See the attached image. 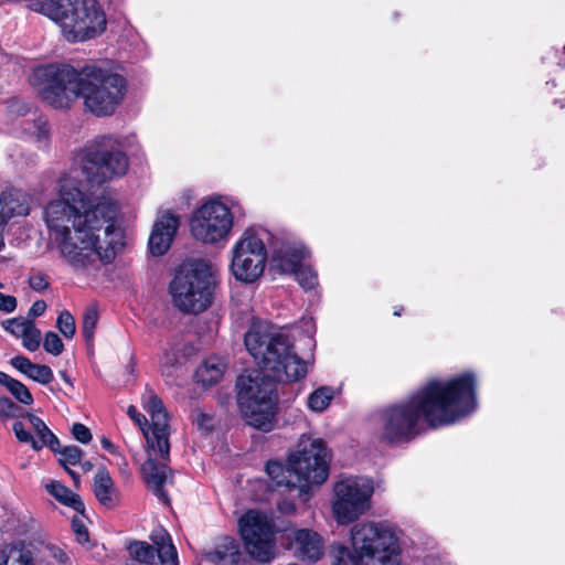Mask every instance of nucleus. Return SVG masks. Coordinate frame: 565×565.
I'll use <instances>...</instances> for the list:
<instances>
[{
  "label": "nucleus",
  "instance_id": "e433bc0d",
  "mask_svg": "<svg viewBox=\"0 0 565 565\" xmlns=\"http://www.w3.org/2000/svg\"><path fill=\"white\" fill-rule=\"evenodd\" d=\"M56 327L60 332L67 339H72L76 332L75 319L68 310L60 312Z\"/></svg>",
  "mask_w": 565,
  "mask_h": 565
},
{
  "label": "nucleus",
  "instance_id": "412c9836",
  "mask_svg": "<svg viewBox=\"0 0 565 565\" xmlns=\"http://www.w3.org/2000/svg\"><path fill=\"white\" fill-rule=\"evenodd\" d=\"M10 364L26 377L42 385H47L54 380L53 371L49 365L35 364L24 355L11 358Z\"/></svg>",
  "mask_w": 565,
  "mask_h": 565
},
{
  "label": "nucleus",
  "instance_id": "5701e85b",
  "mask_svg": "<svg viewBox=\"0 0 565 565\" xmlns=\"http://www.w3.org/2000/svg\"><path fill=\"white\" fill-rule=\"evenodd\" d=\"M150 539L156 545V558L161 565H179L178 552L171 535L162 527L152 531Z\"/></svg>",
  "mask_w": 565,
  "mask_h": 565
},
{
  "label": "nucleus",
  "instance_id": "864d4df0",
  "mask_svg": "<svg viewBox=\"0 0 565 565\" xmlns=\"http://www.w3.org/2000/svg\"><path fill=\"white\" fill-rule=\"evenodd\" d=\"M278 509L284 513H291L296 511V504L289 501H282L278 504Z\"/></svg>",
  "mask_w": 565,
  "mask_h": 565
},
{
  "label": "nucleus",
  "instance_id": "6e6d98bb",
  "mask_svg": "<svg viewBox=\"0 0 565 565\" xmlns=\"http://www.w3.org/2000/svg\"><path fill=\"white\" fill-rule=\"evenodd\" d=\"M8 224H0V252L2 249H4L6 247V243H4V232H6V228H7Z\"/></svg>",
  "mask_w": 565,
  "mask_h": 565
},
{
  "label": "nucleus",
  "instance_id": "aec40b11",
  "mask_svg": "<svg viewBox=\"0 0 565 565\" xmlns=\"http://www.w3.org/2000/svg\"><path fill=\"white\" fill-rule=\"evenodd\" d=\"M209 558L218 565H250L249 557L242 552L239 543L232 536H223L209 553Z\"/></svg>",
  "mask_w": 565,
  "mask_h": 565
},
{
  "label": "nucleus",
  "instance_id": "cd10ccee",
  "mask_svg": "<svg viewBox=\"0 0 565 565\" xmlns=\"http://www.w3.org/2000/svg\"><path fill=\"white\" fill-rule=\"evenodd\" d=\"M0 565H35L32 552L24 544H6L0 548Z\"/></svg>",
  "mask_w": 565,
  "mask_h": 565
},
{
  "label": "nucleus",
  "instance_id": "de8ad7c7",
  "mask_svg": "<svg viewBox=\"0 0 565 565\" xmlns=\"http://www.w3.org/2000/svg\"><path fill=\"white\" fill-rule=\"evenodd\" d=\"M26 321H30V320L24 319L23 317L11 318V319L3 321L2 327L4 328L6 331H8L11 334H13L14 337L19 338V337H21L20 333L14 330H17V329L21 330L22 327H20V324H17V322H26Z\"/></svg>",
  "mask_w": 565,
  "mask_h": 565
},
{
  "label": "nucleus",
  "instance_id": "1a4fd4ad",
  "mask_svg": "<svg viewBox=\"0 0 565 565\" xmlns=\"http://www.w3.org/2000/svg\"><path fill=\"white\" fill-rule=\"evenodd\" d=\"M214 279L211 267L198 262L191 269L180 267L169 284L174 306L184 313H200L213 301Z\"/></svg>",
  "mask_w": 565,
  "mask_h": 565
},
{
  "label": "nucleus",
  "instance_id": "0e129e2a",
  "mask_svg": "<svg viewBox=\"0 0 565 565\" xmlns=\"http://www.w3.org/2000/svg\"><path fill=\"white\" fill-rule=\"evenodd\" d=\"M0 287H2V284L0 282Z\"/></svg>",
  "mask_w": 565,
  "mask_h": 565
},
{
  "label": "nucleus",
  "instance_id": "f03ea898",
  "mask_svg": "<svg viewBox=\"0 0 565 565\" xmlns=\"http://www.w3.org/2000/svg\"><path fill=\"white\" fill-rule=\"evenodd\" d=\"M244 343L260 370L246 371L237 377V404L247 425L269 433L275 428L279 409L277 384L303 379L307 363L294 351L287 335L273 332L265 323H253Z\"/></svg>",
  "mask_w": 565,
  "mask_h": 565
},
{
  "label": "nucleus",
  "instance_id": "dca6fc26",
  "mask_svg": "<svg viewBox=\"0 0 565 565\" xmlns=\"http://www.w3.org/2000/svg\"><path fill=\"white\" fill-rule=\"evenodd\" d=\"M31 195L15 186H8L0 193V224H9L13 217L30 214Z\"/></svg>",
  "mask_w": 565,
  "mask_h": 565
},
{
  "label": "nucleus",
  "instance_id": "72a5a7b5",
  "mask_svg": "<svg viewBox=\"0 0 565 565\" xmlns=\"http://www.w3.org/2000/svg\"><path fill=\"white\" fill-rule=\"evenodd\" d=\"M146 412L150 415L151 426L156 424H168V413L163 405L162 399L153 392L148 397L145 404Z\"/></svg>",
  "mask_w": 565,
  "mask_h": 565
},
{
  "label": "nucleus",
  "instance_id": "c03bdc74",
  "mask_svg": "<svg viewBox=\"0 0 565 565\" xmlns=\"http://www.w3.org/2000/svg\"><path fill=\"white\" fill-rule=\"evenodd\" d=\"M193 423L204 433H211L214 429L213 416L204 412H199Z\"/></svg>",
  "mask_w": 565,
  "mask_h": 565
},
{
  "label": "nucleus",
  "instance_id": "09e8293b",
  "mask_svg": "<svg viewBox=\"0 0 565 565\" xmlns=\"http://www.w3.org/2000/svg\"><path fill=\"white\" fill-rule=\"evenodd\" d=\"M127 415L142 429V431L145 430L143 426L148 425V419L137 409L136 406L130 405L127 409Z\"/></svg>",
  "mask_w": 565,
  "mask_h": 565
},
{
  "label": "nucleus",
  "instance_id": "0eeeda50",
  "mask_svg": "<svg viewBox=\"0 0 565 565\" xmlns=\"http://www.w3.org/2000/svg\"><path fill=\"white\" fill-rule=\"evenodd\" d=\"M34 75L40 98L54 109H71L82 97L84 66L76 70L67 63H51L36 68Z\"/></svg>",
  "mask_w": 565,
  "mask_h": 565
},
{
  "label": "nucleus",
  "instance_id": "79ce46f5",
  "mask_svg": "<svg viewBox=\"0 0 565 565\" xmlns=\"http://www.w3.org/2000/svg\"><path fill=\"white\" fill-rule=\"evenodd\" d=\"M28 282L30 288L36 292H42L50 286L47 276L42 273L31 275L28 279Z\"/></svg>",
  "mask_w": 565,
  "mask_h": 565
},
{
  "label": "nucleus",
  "instance_id": "a211bd4d",
  "mask_svg": "<svg viewBox=\"0 0 565 565\" xmlns=\"http://www.w3.org/2000/svg\"><path fill=\"white\" fill-rule=\"evenodd\" d=\"M172 470L164 462H158L156 459L149 457L141 466V472L143 475V481L151 489L153 495L166 504H170V498L168 492L164 490V483L167 482V472Z\"/></svg>",
  "mask_w": 565,
  "mask_h": 565
},
{
  "label": "nucleus",
  "instance_id": "2eb2a0df",
  "mask_svg": "<svg viewBox=\"0 0 565 565\" xmlns=\"http://www.w3.org/2000/svg\"><path fill=\"white\" fill-rule=\"evenodd\" d=\"M180 226L179 216L166 212L153 224L148 239V250L154 257L168 253Z\"/></svg>",
  "mask_w": 565,
  "mask_h": 565
},
{
  "label": "nucleus",
  "instance_id": "4468645a",
  "mask_svg": "<svg viewBox=\"0 0 565 565\" xmlns=\"http://www.w3.org/2000/svg\"><path fill=\"white\" fill-rule=\"evenodd\" d=\"M332 511L341 525L356 521L370 508L371 489H363L355 480L344 479L334 484Z\"/></svg>",
  "mask_w": 565,
  "mask_h": 565
},
{
  "label": "nucleus",
  "instance_id": "423d86ee",
  "mask_svg": "<svg viewBox=\"0 0 565 565\" xmlns=\"http://www.w3.org/2000/svg\"><path fill=\"white\" fill-rule=\"evenodd\" d=\"M331 458V451L321 438H301L288 455L289 473L296 480V492L300 500L309 501L313 495L312 487L327 481Z\"/></svg>",
  "mask_w": 565,
  "mask_h": 565
},
{
  "label": "nucleus",
  "instance_id": "a18cd8bd",
  "mask_svg": "<svg viewBox=\"0 0 565 565\" xmlns=\"http://www.w3.org/2000/svg\"><path fill=\"white\" fill-rule=\"evenodd\" d=\"M557 87V84L555 81H548L546 82V94L552 98V103L554 106L558 107L559 109L565 108V92H561L559 96H556V93L554 92V88Z\"/></svg>",
  "mask_w": 565,
  "mask_h": 565
},
{
  "label": "nucleus",
  "instance_id": "bf43d9fd",
  "mask_svg": "<svg viewBox=\"0 0 565 565\" xmlns=\"http://www.w3.org/2000/svg\"><path fill=\"white\" fill-rule=\"evenodd\" d=\"M403 311H404V307H403V306H401V305H398V306H394V308H393V315H394L395 317H401V316H402V313H403Z\"/></svg>",
  "mask_w": 565,
  "mask_h": 565
},
{
  "label": "nucleus",
  "instance_id": "bb28decb",
  "mask_svg": "<svg viewBox=\"0 0 565 565\" xmlns=\"http://www.w3.org/2000/svg\"><path fill=\"white\" fill-rule=\"evenodd\" d=\"M226 364L217 356L207 358L196 370L198 381L204 386L217 384L224 375Z\"/></svg>",
  "mask_w": 565,
  "mask_h": 565
},
{
  "label": "nucleus",
  "instance_id": "8fccbe9b",
  "mask_svg": "<svg viewBox=\"0 0 565 565\" xmlns=\"http://www.w3.org/2000/svg\"><path fill=\"white\" fill-rule=\"evenodd\" d=\"M46 310V302L42 299L36 300L32 303L31 308L29 309L28 315L32 318H38L42 316Z\"/></svg>",
  "mask_w": 565,
  "mask_h": 565
},
{
  "label": "nucleus",
  "instance_id": "393cba45",
  "mask_svg": "<svg viewBox=\"0 0 565 565\" xmlns=\"http://www.w3.org/2000/svg\"><path fill=\"white\" fill-rule=\"evenodd\" d=\"M147 445L152 450H158L163 461L170 460L169 424H156L151 426V434L143 430Z\"/></svg>",
  "mask_w": 565,
  "mask_h": 565
},
{
  "label": "nucleus",
  "instance_id": "e2e57ef3",
  "mask_svg": "<svg viewBox=\"0 0 565 565\" xmlns=\"http://www.w3.org/2000/svg\"><path fill=\"white\" fill-rule=\"evenodd\" d=\"M562 64L565 66V62H564V63H562Z\"/></svg>",
  "mask_w": 565,
  "mask_h": 565
},
{
  "label": "nucleus",
  "instance_id": "a878e982",
  "mask_svg": "<svg viewBox=\"0 0 565 565\" xmlns=\"http://www.w3.org/2000/svg\"><path fill=\"white\" fill-rule=\"evenodd\" d=\"M47 492L61 504L72 508L77 513L84 514L85 504L81 497L60 481H51L46 484Z\"/></svg>",
  "mask_w": 565,
  "mask_h": 565
},
{
  "label": "nucleus",
  "instance_id": "c85d7f7f",
  "mask_svg": "<svg viewBox=\"0 0 565 565\" xmlns=\"http://www.w3.org/2000/svg\"><path fill=\"white\" fill-rule=\"evenodd\" d=\"M265 471L277 487H286L289 491H296V480L289 473V462L282 463L278 460H268Z\"/></svg>",
  "mask_w": 565,
  "mask_h": 565
},
{
  "label": "nucleus",
  "instance_id": "7ed1b4c3",
  "mask_svg": "<svg viewBox=\"0 0 565 565\" xmlns=\"http://www.w3.org/2000/svg\"><path fill=\"white\" fill-rule=\"evenodd\" d=\"M478 375L465 371L450 379H430L406 399L381 412V441L399 446L422 433V422L436 429L454 425L478 407Z\"/></svg>",
  "mask_w": 565,
  "mask_h": 565
},
{
  "label": "nucleus",
  "instance_id": "39448f33",
  "mask_svg": "<svg viewBox=\"0 0 565 565\" xmlns=\"http://www.w3.org/2000/svg\"><path fill=\"white\" fill-rule=\"evenodd\" d=\"M34 6L61 25L68 42L95 39L106 30V14L97 0H38Z\"/></svg>",
  "mask_w": 565,
  "mask_h": 565
},
{
  "label": "nucleus",
  "instance_id": "6e6552de",
  "mask_svg": "<svg viewBox=\"0 0 565 565\" xmlns=\"http://www.w3.org/2000/svg\"><path fill=\"white\" fill-rule=\"evenodd\" d=\"M83 104L96 117L115 114L127 93L125 76L96 65H84Z\"/></svg>",
  "mask_w": 565,
  "mask_h": 565
},
{
  "label": "nucleus",
  "instance_id": "ea45409f",
  "mask_svg": "<svg viewBox=\"0 0 565 565\" xmlns=\"http://www.w3.org/2000/svg\"><path fill=\"white\" fill-rule=\"evenodd\" d=\"M20 406L13 403L7 396H0V418L8 419L18 416V412L20 411Z\"/></svg>",
  "mask_w": 565,
  "mask_h": 565
},
{
  "label": "nucleus",
  "instance_id": "6ab92c4d",
  "mask_svg": "<svg viewBox=\"0 0 565 565\" xmlns=\"http://www.w3.org/2000/svg\"><path fill=\"white\" fill-rule=\"evenodd\" d=\"M93 493L99 504L108 510H115L121 503L120 492L105 467L99 468L94 476Z\"/></svg>",
  "mask_w": 565,
  "mask_h": 565
},
{
  "label": "nucleus",
  "instance_id": "603ef678",
  "mask_svg": "<svg viewBox=\"0 0 565 565\" xmlns=\"http://www.w3.org/2000/svg\"><path fill=\"white\" fill-rule=\"evenodd\" d=\"M100 444H102V447L103 449H105L106 451H108L109 454L111 455H115L117 454V447L111 443V440L109 438H107L106 436H103L102 439H100Z\"/></svg>",
  "mask_w": 565,
  "mask_h": 565
},
{
  "label": "nucleus",
  "instance_id": "473e14b6",
  "mask_svg": "<svg viewBox=\"0 0 565 565\" xmlns=\"http://www.w3.org/2000/svg\"><path fill=\"white\" fill-rule=\"evenodd\" d=\"M333 388L330 386H320L315 390L308 397V407L313 411L321 413L330 405L333 399Z\"/></svg>",
  "mask_w": 565,
  "mask_h": 565
},
{
  "label": "nucleus",
  "instance_id": "f3484780",
  "mask_svg": "<svg viewBox=\"0 0 565 565\" xmlns=\"http://www.w3.org/2000/svg\"><path fill=\"white\" fill-rule=\"evenodd\" d=\"M296 555L302 561L317 562L323 556L324 543L316 531L298 529L292 532Z\"/></svg>",
  "mask_w": 565,
  "mask_h": 565
},
{
  "label": "nucleus",
  "instance_id": "20e7f679",
  "mask_svg": "<svg viewBox=\"0 0 565 565\" xmlns=\"http://www.w3.org/2000/svg\"><path fill=\"white\" fill-rule=\"evenodd\" d=\"M351 546H332V565H402L395 533L375 523H358L351 530Z\"/></svg>",
  "mask_w": 565,
  "mask_h": 565
},
{
  "label": "nucleus",
  "instance_id": "5fc2aeb1",
  "mask_svg": "<svg viewBox=\"0 0 565 565\" xmlns=\"http://www.w3.org/2000/svg\"><path fill=\"white\" fill-rule=\"evenodd\" d=\"M64 470H65V471L68 473V476L72 478L73 483H74V487H75V488H78V487H79V484H81V477H79V475H78L76 471H74L73 469H71V468H67V469H64Z\"/></svg>",
  "mask_w": 565,
  "mask_h": 565
},
{
  "label": "nucleus",
  "instance_id": "9b49d317",
  "mask_svg": "<svg viewBox=\"0 0 565 565\" xmlns=\"http://www.w3.org/2000/svg\"><path fill=\"white\" fill-rule=\"evenodd\" d=\"M239 535L250 558L262 563L275 557L276 526L265 513L248 510L238 520Z\"/></svg>",
  "mask_w": 565,
  "mask_h": 565
},
{
  "label": "nucleus",
  "instance_id": "a19ab883",
  "mask_svg": "<svg viewBox=\"0 0 565 565\" xmlns=\"http://www.w3.org/2000/svg\"><path fill=\"white\" fill-rule=\"evenodd\" d=\"M72 529L76 535V541L79 544H85L89 542V533L87 526L84 524V522L78 519L77 516H74L72 519Z\"/></svg>",
  "mask_w": 565,
  "mask_h": 565
},
{
  "label": "nucleus",
  "instance_id": "680f3d73",
  "mask_svg": "<svg viewBox=\"0 0 565 565\" xmlns=\"http://www.w3.org/2000/svg\"><path fill=\"white\" fill-rule=\"evenodd\" d=\"M564 53H565V45H564Z\"/></svg>",
  "mask_w": 565,
  "mask_h": 565
},
{
  "label": "nucleus",
  "instance_id": "f704fd0d",
  "mask_svg": "<svg viewBox=\"0 0 565 565\" xmlns=\"http://www.w3.org/2000/svg\"><path fill=\"white\" fill-rule=\"evenodd\" d=\"M56 454L61 456L58 458V463L64 469L70 468V466H76L81 463V460L84 457V451L75 445L61 446Z\"/></svg>",
  "mask_w": 565,
  "mask_h": 565
},
{
  "label": "nucleus",
  "instance_id": "37998d69",
  "mask_svg": "<svg viewBox=\"0 0 565 565\" xmlns=\"http://www.w3.org/2000/svg\"><path fill=\"white\" fill-rule=\"evenodd\" d=\"M71 431L73 437L82 444H88L93 438L89 428L82 423L73 424Z\"/></svg>",
  "mask_w": 565,
  "mask_h": 565
},
{
  "label": "nucleus",
  "instance_id": "7c9ffc66",
  "mask_svg": "<svg viewBox=\"0 0 565 565\" xmlns=\"http://www.w3.org/2000/svg\"><path fill=\"white\" fill-rule=\"evenodd\" d=\"M128 553L132 559L143 564H154L156 545H151L145 541H132L127 546Z\"/></svg>",
  "mask_w": 565,
  "mask_h": 565
},
{
  "label": "nucleus",
  "instance_id": "49530a36",
  "mask_svg": "<svg viewBox=\"0 0 565 565\" xmlns=\"http://www.w3.org/2000/svg\"><path fill=\"white\" fill-rule=\"evenodd\" d=\"M18 300L14 296L0 292V311L11 313L17 309Z\"/></svg>",
  "mask_w": 565,
  "mask_h": 565
},
{
  "label": "nucleus",
  "instance_id": "ddd939ff",
  "mask_svg": "<svg viewBox=\"0 0 565 565\" xmlns=\"http://www.w3.org/2000/svg\"><path fill=\"white\" fill-rule=\"evenodd\" d=\"M233 227L230 207L218 200H210L195 209L190 218L193 237L205 244L225 239Z\"/></svg>",
  "mask_w": 565,
  "mask_h": 565
},
{
  "label": "nucleus",
  "instance_id": "b1692460",
  "mask_svg": "<svg viewBox=\"0 0 565 565\" xmlns=\"http://www.w3.org/2000/svg\"><path fill=\"white\" fill-rule=\"evenodd\" d=\"M12 430L20 443L29 444L35 451L41 450L43 447H47L55 454L61 448V443L57 436L51 429L44 434L45 437L42 440H36L30 431L25 430L22 422H14Z\"/></svg>",
  "mask_w": 565,
  "mask_h": 565
},
{
  "label": "nucleus",
  "instance_id": "13d9d810",
  "mask_svg": "<svg viewBox=\"0 0 565 565\" xmlns=\"http://www.w3.org/2000/svg\"><path fill=\"white\" fill-rule=\"evenodd\" d=\"M49 429H50V428H49L46 425H45V426H43L41 429H39V430L36 431V434H38V436H39V438H38L36 440H42V439H44V437H45V436H44V434H46Z\"/></svg>",
  "mask_w": 565,
  "mask_h": 565
},
{
  "label": "nucleus",
  "instance_id": "c756f323",
  "mask_svg": "<svg viewBox=\"0 0 565 565\" xmlns=\"http://www.w3.org/2000/svg\"><path fill=\"white\" fill-rule=\"evenodd\" d=\"M0 385L6 387L19 403L26 406L33 404L34 399L30 390L21 381L2 371H0Z\"/></svg>",
  "mask_w": 565,
  "mask_h": 565
},
{
  "label": "nucleus",
  "instance_id": "f8f14e48",
  "mask_svg": "<svg viewBox=\"0 0 565 565\" xmlns=\"http://www.w3.org/2000/svg\"><path fill=\"white\" fill-rule=\"evenodd\" d=\"M267 260L266 246L253 228H247L232 249L231 273L236 280L253 284L260 278Z\"/></svg>",
  "mask_w": 565,
  "mask_h": 565
},
{
  "label": "nucleus",
  "instance_id": "4be33fe9",
  "mask_svg": "<svg viewBox=\"0 0 565 565\" xmlns=\"http://www.w3.org/2000/svg\"><path fill=\"white\" fill-rule=\"evenodd\" d=\"M306 257L303 247L284 246L274 250L273 262L277 269L284 274H295Z\"/></svg>",
  "mask_w": 565,
  "mask_h": 565
},
{
  "label": "nucleus",
  "instance_id": "052dcab7",
  "mask_svg": "<svg viewBox=\"0 0 565 565\" xmlns=\"http://www.w3.org/2000/svg\"><path fill=\"white\" fill-rule=\"evenodd\" d=\"M60 375H61V377L63 379V381H64L65 383H67V384H70V385H73L72 380H71L70 375L67 374V372H65V371H61V372H60Z\"/></svg>",
  "mask_w": 565,
  "mask_h": 565
},
{
  "label": "nucleus",
  "instance_id": "4c0bfd02",
  "mask_svg": "<svg viewBox=\"0 0 565 565\" xmlns=\"http://www.w3.org/2000/svg\"><path fill=\"white\" fill-rule=\"evenodd\" d=\"M43 349L54 356H57L64 351V343L57 333L54 331H47L44 334Z\"/></svg>",
  "mask_w": 565,
  "mask_h": 565
},
{
  "label": "nucleus",
  "instance_id": "f257e3e1",
  "mask_svg": "<svg viewBox=\"0 0 565 565\" xmlns=\"http://www.w3.org/2000/svg\"><path fill=\"white\" fill-rule=\"evenodd\" d=\"M81 180L62 178L58 199L45 209L51 242L74 268H85L95 257L110 264L124 246V232L116 225L111 202L93 203Z\"/></svg>",
  "mask_w": 565,
  "mask_h": 565
},
{
  "label": "nucleus",
  "instance_id": "58836bf2",
  "mask_svg": "<svg viewBox=\"0 0 565 565\" xmlns=\"http://www.w3.org/2000/svg\"><path fill=\"white\" fill-rule=\"evenodd\" d=\"M296 279L300 284V286L305 289H312L317 282L318 277L315 270L308 266H301L295 274Z\"/></svg>",
  "mask_w": 565,
  "mask_h": 565
},
{
  "label": "nucleus",
  "instance_id": "c9c22d12",
  "mask_svg": "<svg viewBox=\"0 0 565 565\" xmlns=\"http://www.w3.org/2000/svg\"><path fill=\"white\" fill-rule=\"evenodd\" d=\"M98 321L96 308H87L83 316L82 335L87 345H93L95 328Z\"/></svg>",
  "mask_w": 565,
  "mask_h": 565
},
{
  "label": "nucleus",
  "instance_id": "9d476101",
  "mask_svg": "<svg viewBox=\"0 0 565 565\" xmlns=\"http://www.w3.org/2000/svg\"><path fill=\"white\" fill-rule=\"evenodd\" d=\"M81 162L86 180L97 185L124 177L129 168L127 154L113 145L110 137H102L86 147Z\"/></svg>",
  "mask_w": 565,
  "mask_h": 565
},
{
  "label": "nucleus",
  "instance_id": "3c124183",
  "mask_svg": "<svg viewBox=\"0 0 565 565\" xmlns=\"http://www.w3.org/2000/svg\"><path fill=\"white\" fill-rule=\"evenodd\" d=\"M28 419L35 431L46 425L42 418L33 414H28Z\"/></svg>",
  "mask_w": 565,
  "mask_h": 565
},
{
  "label": "nucleus",
  "instance_id": "2f4dec72",
  "mask_svg": "<svg viewBox=\"0 0 565 565\" xmlns=\"http://www.w3.org/2000/svg\"><path fill=\"white\" fill-rule=\"evenodd\" d=\"M22 327L21 330H15L22 338V345L31 352L36 351L41 344V331L38 329L33 321L17 322Z\"/></svg>",
  "mask_w": 565,
  "mask_h": 565
},
{
  "label": "nucleus",
  "instance_id": "4d7b16f0",
  "mask_svg": "<svg viewBox=\"0 0 565 565\" xmlns=\"http://www.w3.org/2000/svg\"><path fill=\"white\" fill-rule=\"evenodd\" d=\"M79 465H81V467H82L84 472H88V471H90L93 469V463L90 461H88V460L87 461H82L81 460Z\"/></svg>",
  "mask_w": 565,
  "mask_h": 565
}]
</instances>
